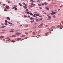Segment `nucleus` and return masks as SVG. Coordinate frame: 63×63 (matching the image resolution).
Returning <instances> with one entry per match:
<instances>
[{
	"mask_svg": "<svg viewBox=\"0 0 63 63\" xmlns=\"http://www.w3.org/2000/svg\"><path fill=\"white\" fill-rule=\"evenodd\" d=\"M15 34L16 35H20V34H21V33H19V32H16Z\"/></svg>",
	"mask_w": 63,
	"mask_h": 63,
	"instance_id": "1",
	"label": "nucleus"
},
{
	"mask_svg": "<svg viewBox=\"0 0 63 63\" xmlns=\"http://www.w3.org/2000/svg\"><path fill=\"white\" fill-rule=\"evenodd\" d=\"M56 13H57V12H53L51 14V15H54V14H55Z\"/></svg>",
	"mask_w": 63,
	"mask_h": 63,
	"instance_id": "2",
	"label": "nucleus"
},
{
	"mask_svg": "<svg viewBox=\"0 0 63 63\" xmlns=\"http://www.w3.org/2000/svg\"><path fill=\"white\" fill-rule=\"evenodd\" d=\"M43 24H44V23H42L40 25L38 26V27H40V26H43Z\"/></svg>",
	"mask_w": 63,
	"mask_h": 63,
	"instance_id": "3",
	"label": "nucleus"
},
{
	"mask_svg": "<svg viewBox=\"0 0 63 63\" xmlns=\"http://www.w3.org/2000/svg\"><path fill=\"white\" fill-rule=\"evenodd\" d=\"M7 19L8 20H10V19H11V18H10V17H7Z\"/></svg>",
	"mask_w": 63,
	"mask_h": 63,
	"instance_id": "4",
	"label": "nucleus"
},
{
	"mask_svg": "<svg viewBox=\"0 0 63 63\" xmlns=\"http://www.w3.org/2000/svg\"><path fill=\"white\" fill-rule=\"evenodd\" d=\"M23 8L24 9H27V6H23Z\"/></svg>",
	"mask_w": 63,
	"mask_h": 63,
	"instance_id": "5",
	"label": "nucleus"
},
{
	"mask_svg": "<svg viewBox=\"0 0 63 63\" xmlns=\"http://www.w3.org/2000/svg\"><path fill=\"white\" fill-rule=\"evenodd\" d=\"M23 5H25V6H27V5L24 2L23 3Z\"/></svg>",
	"mask_w": 63,
	"mask_h": 63,
	"instance_id": "6",
	"label": "nucleus"
},
{
	"mask_svg": "<svg viewBox=\"0 0 63 63\" xmlns=\"http://www.w3.org/2000/svg\"><path fill=\"white\" fill-rule=\"evenodd\" d=\"M47 34H48V32H47L45 33V35H46V36H48V35Z\"/></svg>",
	"mask_w": 63,
	"mask_h": 63,
	"instance_id": "7",
	"label": "nucleus"
},
{
	"mask_svg": "<svg viewBox=\"0 0 63 63\" xmlns=\"http://www.w3.org/2000/svg\"><path fill=\"white\" fill-rule=\"evenodd\" d=\"M6 8H7L8 9H9V6H6Z\"/></svg>",
	"mask_w": 63,
	"mask_h": 63,
	"instance_id": "8",
	"label": "nucleus"
},
{
	"mask_svg": "<svg viewBox=\"0 0 63 63\" xmlns=\"http://www.w3.org/2000/svg\"><path fill=\"white\" fill-rule=\"evenodd\" d=\"M31 5L33 6H35V4H33V3H31Z\"/></svg>",
	"mask_w": 63,
	"mask_h": 63,
	"instance_id": "9",
	"label": "nucleus"
},
{
	"mask_svg": "<svg viewBox=\"0 0 63 63\" xmlns=\"http://www.w3.org/2000/svg\"><path fill=\"white\" fill-rule=\"evenodd\" d=\"M55 27L54 26H52V27L51 28V29H52V28H55Z\"/></svg>",
	"mask_w": 63,
	"mask_h": 63,
	"instance_id": "10",
	"label": "nucleus"
},
{
	"mask_svg": "<svg viewBox=\"0 0 63 63\" xmlns=\"http://www.w3.org/2000/svg\"><path fill=\"white\" fill-rule=\"evenodd\" d=\"M36 21H40V20H39L38 19H36Z\"/></svg>",
	"mask_w": 63,
	"mask_h": 63,
	"instance_id": "11",
	"label": "nucleus"
},
{
	"mask_svg": "<svg viewBox=\"0 0 63 63\" xmlns=\"http://www.w3.org/2000/svg\"><path fill=\"white\" fill-rule=\"evenodd\" d=\"M12 37H16V35H12Z\"/></svg>",
	"mask_w": 63,
	"mask_h": 63,
	"instance_id": "12",
	"label": "nucleus"
},
{
	"mask_svg": "<svg viewBox=\"0 0 63 63\" xmlns=\"http://www.w3.org/2000/svg\"><path fill=\"white\" fill-rule=\"evenodd\" d=\"M12 43H15L16 42V41H14V40H12Z\"/></svg>",
	"mask_w": 63,
	"mask_h": 63,
	"instance_id": "13",
	"label": "nucleus"
},
{
	"mask_svg": "<svg viewBox=\"0 0 63 63\" xmlns=\"http://www.w3.org/2000/svg\"><path fill=\"white\" fill-rule=\"evenodd\" d=\"M4 36H0V38H4Z\"/></svg>",
	"mask_w": 63,
	"mask_h": 63,
	"instance_id": "14",
	"label": "nucleus"
},
{
	"mask_svg": "<svg viewBox=\"0 0 63 63\" xmlns=\"http://www.w3.org/2000/svg\"><path fill=\"white\" fill-rule=\"evenodd\" d=\"M17 40H21V38H17Z\"/></svg>",
	"mask_w": 63,
	"mask_h": 63,
	"instance_id": "15",
	"label": "nucleus"
},
{
	"mask_svg": "<svg viewBox=\"0 0 63 63\" xmlns=\"http://www.w3.org/2000/svg\"><path fill=\"white\" fill-rule=\"evenodd\" d=\"M30 15H32V16H33V14H32L31 13H30Z\"/></svg>",
	"mask_w": 63,
	"mask_h": 63,
	"instance_id": "16",
	"label": "nucleus"
},
{
	"mask_svg": "<svg viewBox=\"0 0 63 63\" xmlns=\"http://www.w3.org/2000/svg\"><path fill=\"white\" fill-rule=\"evenodd\" d=\"M14 32V31H10V32Z\"/></svg>",
	"mask_w": 63,
	"mask_h": 63,
	"instance_id": "17",
	"label": "nucleus"
},
{
	"mask_svg": "<svg viewBox=\"0 0 63 63\" xmlns=\"http://www.w3.org/2000/svg\"><path fill=\"white\" fill-rule=\"evenodd\" d=\"M19 5L20 6H22V4L20 3H19Z\"/></svg>",
	"mask_w": 63,
	"mask_h": 63,
	"instance_id": "18",
	"label": "nucleus"
},
{
	"mask_svg": "<svg viewBox=\"0 0 63 63\" xmlns=\"http://www.w3.org/2000/svg\"><path fill=\"white\" fill-rule=\"evenodd\" d=\"M26 36L25 35H22V36L23 37H25Z\"/></svg>",
	"mask_w": 63,
	"mask_h": 63,
	"instance_id": "19",
	"label": "nucleus"
},
{
	"mask_svg": "<svg viewBox=\"0 0 63 63\" xmlns=\"http://www.w3.org/2000/svg\"><path fill=\"white\" fill-rule=\"evenodd\" d=\"M31 20H32V19H33V18L32 17H31V18H30Z\"/></svg>",
	"mask_w": 63,
	"mask_h": 63,
	"instance_id": "20",
	"label": "nucleus"
},
{
	"mask_svg": "<svg viewBox=\"0 0 63 63\" xmlns=\"http://www.w3.org/2000/svg\"><path fill=\"white\" fill-rule=\"evenodd\" d=\"M28 26H29L28 25H26L25 26V28L27 27H28Z\"/></svg>",
	"mask_w": 63,
	"mask_h": 63,
	"instance_id": "21",
	"label": "nucleus"
},
{
	"mask_svg": "<svg viewBox=\"0 0 63 63\" xmlns=\"http://www.w3.org/2000/svg\"><path fill=\"white\" fill-rule=\"evenodd\" d=\"M36 16H39V14H36Z\"/></svg>",
	"mask_w": 63,
	"mask_h": 63,
	"instance_id": "22",
	"label": "nucleus"
},
{
	"mask_svg": "<svg viewBox=\"0 0 63 63\" xmlns=\"http://www.w3.org/2000/svg\"><path fill=\"white\" fill-rule=\"evenodd\" d=\"M31 23H32V22H34V20H33V21H31Z\"/></svg>",
	"mask_w": 63,
	"mask_h": 63,
	"instance_id": "23",
	"label": "nucleus"
},
{
	"mask_svg": "<svg viewBox=\"0 0 63 63\" xmlns=\"http://www.w3.org/2000/svg\"><path fill=\"white\" fill-rule=\"evenodd\" d=\"M8 23L9 24H12V23L10 22H8Z\"/></svg>",
	"mask_w": 63,
	"mask_h": 63,
	"instance_id": "24",
	"label": "nucleus"
},
{
	"mask_svg": "<svg viewBox=\"0 0 63 63\" xmlns=\"http://www.w3.org/2000/svg\"><path fill=\"white\" fill-rule=\"evenodd\" d=\"M5 23H8V22H7V20H5Z\"/></svg>",
	"mask_w": 63,
	"mask_h": 63,
	"instance_id": "25",
	"label": "nucleus"
},
{
	"mask_svg": "<svg viewBox=\"0 0 63 63\" xmlns=\"http://www.w3.org/2000/svg\"><path fill=\"white\" fill-rule=\"evenodd\" d=\"M5 27H6V26H4L2 27H1V28H4Z\"/></svg>",
	"mask_w": 63,
	"mask_h": 63,
	"instance_id": "26",
	"label": "nucleus"
},
{
	"mask_svg": "<svg viewBox=\"0 0 63 63\" xmlns=\"http://www.w3.org/2000/svg\"><path fill=\"white\" fill-rule=\"evenodd\" d=\"M10 38L9 37H7V38H5V39H10Z\"/></svg>",
	"mask_w": 63,
	"mask_h": 63,
	"instance_id": "27",
	"label": "nucleus"
},
{
	"mask_svg": "<svg viewBox=\"0 0 63 63\" xmlns=\"http://www.w3.org/2000/svg\"><path fill=\"white\" fill-rule=\"evenodd\" d=\"M25 34H27V35H28V32H25Z\"/></svg>",
	"mask_w": 63,
	"mask_h": 63,
	"instance_id": "28",
	"label": "nucleus"
},
{
	"mask_svg": "<svg viewBox=\"0 0 63 63\" xmlns=\"http://www.w3.org/2000/svg\"><path fill=\"white\" fill-rule=\"evenodd\" d=\"M29 14H30V13L29 12H27V15H29Z\"/></svg>",
	"mask_w": 63,
	"mask_h": 63,
	"instance_id": "29",
	"label": "nucleus"
},
{
	"mask_svg": "<svg viewBox=\"0 0 63 63\" xmlns=\"http://www.w3.org/2000/svg\"><path fill=\"white\" fill-rule=\"evenodd\" d=\"M48 18H51V17L50 16H48Z\"/></svg>",
	"mask_w": 63,
	"mask_h": 63,
	"instance_id": "30",
	"label": "nucleus"
},
{
	"mask_svg": "<svg viewBox=\"0 0 63 63\" xmlns=\"http://www.w3.org/2000/svg\"><path fill=\"white\" fill-rule=\"evenodd\" d=\"M28 38V37H25V38H24V39H27V38Z\"/></svg>",
	"mask_w": 63,
	"mask_h": 63,
	"instance_id": "31",
	"label": "nucleus"
},
{
	"mask_svg": "<svg viewBox=\"0 0 63 63\" xmlns=\"http://www.w3.org/2000/svg\"><path fill=\"white\" fill-rule=\"evenodd\" d=\"M47 8H48V7H45V9H47Z\"/></svg>",
	"mask_w": 63,
	"mask_h": 63,
	"instance_id": "32",
	"label": "nucleus"
},
{
	"mask_svg": "<svg viewBox=\"0 0 63 63\" xmlns=\"http://www.w3.org/2000/svg\"><path fill=\"white\" fill-rule=\"evenodd\" d=\"M63 28V27H62H62H60V29H62Z\"/></svg>",
	"mask_w": 63,
	"mask_h": 63,
	"instance_id": "33",
	"label": "nucleus"
},
{
	"mask_svg": "<svg viewBox=\"0 0 63 63\" xmlns=\"http://www.w3.org/2000/svg\"><path fill=\"white\" fill-rule=\"evenodd\" d=\"M47 10H49V8H47Z\"/></svg>",
	"mask_w": 63,
	"mask_h": 63,
	"instance_id": "34",
	"label": "nucleus"
},
{
	"mask_svg": "<svg viewBox=\"0 0 63 63\" xmlns=\"http://www.w3.org/2000/svg\"><path fill=\"white\" fill-rule=\"evenodd\" d=\"M15 10H17V8H15Z\"/></svg>",
	"mask_w": 63,
	"mask_h": 63,
	"instance_id": "35",
	"label": "nucleus"
},
{
	"mask_svg": "<svg viewBox=\"0 0 63 63\" xmlns=\"http://www.w3.org/2000/svg\"><path fill=\"white\" fill-rule=\"evenodd\" d=\"M36 27H36V26H35V27H33V29H35V28H36Z\"/></svg>",
	"mask_w": 63,
	"mask_h": 63,
	"instance_id": "36",
	"label": "nucleus"
},
{
	"mask_svg": "<svg viewBox=\"0 0 63 63\" xmlns=\"http://www.w3.org/2000/svg\"><path fill=\"white\" fill-rule=\"evenodd\" d=\"M24 17H27V16H26V15H24Z\"/></svg>",
	"mask_w": 63,
	"mask_h": 63,
	"instance_id": "37",
	"label": "nucleus"
},
{
	"mask_svg": "<svg viewBox=\"0 0 63 63\" xmlns=\"http://www.w3.org/2000/svg\"><path fill=\"white\" fill-rule=\"evenodd\" d=\"M34 2H35V1H32L31 2L32 3H34Z\"/></svg>",
	"mask_w": 63,
	"mask_h": 63,
	"instance_id": "38",
	"label": "nucleus"
},
{
	"mask_svg": "<svg viewBox=\"0 0 63 63\" xmlns=\"http://www.w3.org/2000/svg\"><path fill=\"white\" fill-rule=\"evenodd\" d=\"M26 11H29V10L28 9H26Z\"/></svg>",
	"mask_w": 63,
	"mask_h": 63,
	"instance_id": "39",
	"label": "nucleus"
},
{
	"mask_svg": "<svg viewBox=\"0 0 63 63\" xmlns=\"http://www.w3.org/2000/svg\"><path fill=\"white\" fill-rule=\"evenodd\" d=\"M45 5H47V3L46 2H45Z\"/></svg>",
	"mask_w": 63,
	"mask_h": 63,
	"instance_id": "40",
	"label": "nucleus"
},
{
	"mask_svg": "<svg viewBox=\"0 0 63 63\" xmlns=\"http://www.w3.org/2000/svg\"><path fill=\"white\" fill-rule=\"evenodd\" d=\"M57 27L58 28H59V27H60V25L58 26H57Z\"/></svg>",
	"mask_w": 63,
	"mask_h": 63,
	"instance_id": "41",
	"label": "nucleus"
},
{
	"mask_svg": "<svg viewBox=\"0 0 63 63\" xmlns=\"http://www.w3.org/2000/svg\"><path fill=\"white\" fill-rule=\"evenodd\" d=\"M4 11H7V10L4 9Z\"/></svg>",
	"mask_w": 63,
	"mask_h": 63,
	"instance_id": "42",
	"label": "nucleus"
},
{
	"mask_svg": "<svg viewBox=\"0 0 63 63\" xmlns=\"http://www.w3.org/2000/svg\"><path fill=\"white\" fill-rule=\"evenodd\" d=\"M39 8L40 10H42V7H40Z\"/></svg>",
	"mask_w": 63,
	"mask_h": 63,
	"instance_id": "43",
	"label": "nucleus"
},
{
	"mask_svg": "<svg viewBox=\"0 0 63 63\" xmlns=\"http://www.w3.org/2000/svg\"><path fill=\"white\" fill-rule=\"evenodd\" d=\"M62 7H63V5H61L60 7V8H61Z\"/></svg>",
	"mask_w": 63,
	"mask_h": 63,
	"instance_id": "44",
	"label": "nucleus"
},
{
	"mask_svg": "<svg viewBox=\"0 0 63 63\" xmlns=\"http://www.w3.org/2000/svg\"><path fill=\"white\" fill-rule=\"evenodd\" d=\"M61 15V14H60V13H59L58 14V15L59 16H60V15Z\"/></svg>",
	"mask_w": 63,
	"mask_h": 63,
	"instance_id": "45",
	"label": "nucleus"
},
{
	"mask_svg": "<svg viewBox=\"0 0 63 63\" xmlns=\"http://www.w3.org/2000/svg\"><path fill=\"white\" fill-rule=\"evenodd\" d=\"M8 3H11V2H10V1H8Z\"/></svg>",
	"mask_w": 63,
	"mask_h": 63,
	"instance_id": "46",
	"label": "nucleus"
},
{
	"mask_svg": "<svg viewBox=\"0 0 63 63\" xmlns=\"http://www.w3.org/2000/svg\"><path fill=\"white\" fill-rule=\"evenodd\" d=\"M37 24V23H34V25H36V24Z\"/></svg>",
	"mask_w": 63,
	"mask_h": 63,
	"instance_id": "47",
	"label": "nucleus"
},
{
	"mask_svg": "<svg viewBox=\"0 0 63 63\" xmlns=\"http://www.w3.org/2000/svg\"><path fill=\"white\" fill-rule=\"evenodd\" d=\"M15 9V7H13L12 8L13 9Z\"/></svg>",
	"mask_w": 63,
	"mask_h": 63,
	"instance_id": "48",
	"label": "nucleus"
},
{
	"mask_svg": "<svg viewBox=\"0 0 63 63\" xmlns=\"http://www.w3.org/2000/svg\"><path fill=\"white\" fill-rule=\"evenodd\" d=\"M32 34H34L35 33V32H32Z\"/></svg>",
	"mask_w": 63,
	"mask_h": 63,
	"instance_id": "49",
	"label": "nucleus"
},
{
	"mask_svg": "<svg viewBox=\"0 0 63 63\" xmlns=\"http://www.w3.org/2000/svg\"><path fill=\"white\" fill-rule=\"evenodd\" d=\"M53 17H54V18H55V17L56 16H53Z\"/></svg>",
	"mask_w": 63,
	"mask_h": 63,
	"instance_id": "50",
	"label": "nucleus"
},
{
	"mask_svg": "<svg viewBox=\"0 0 63 63\" xmlns=\"http://www.w3.org/2000/svg\"><path fill=\"white\" fill-rule=\"evenodd\" d=\"M28 17H29V18L30 17V16H28Z\"/></svg>",
	"mask_w": 63,
	"mask_h": 63,
	"instance_id": "51",
	"label": "nucleus"
},
{
	"mask_svg": "<svg viewBox=\"0 0 63 63\" xmlns=\"http://www.w3.org/2000/svg\"><path fill=\"white\" fill-rule=\"evenodd\" d=\"M33 17H36V16L35 15H33Z\"/></svg>",
	"mask_w": 63,
	"mask_h": 63,
	"instance_id": "52",
	"label": "nucleus"
},
{
	"mask_svg": "<svg viewBox=\"0 0 63 63\" xmlns=\"http://www.w3.org/2000/svg\"><path fill=\"white\" fill-rule=\"evenodd\" d=\"M6 31L5 30H2V31Z\"/></svg>",
	"mask_w": 63,
	"mask_h": 63,
	"instance_id": "53",
	"label": "nucleus"
},
{
	"mask_svg": "<svg viewBox=\"0 0 63 63\" xmlns=\"http://www.w3.org/2000/svg\"><path fill=\"white\" fill-rule=\"evenodd\" d=\"M30 7H32V6L31 5L30 6Z\"/></svg>",
	"mask_w": 63,
	"mask_h": 63,
	"instance_id": "54",
	"label": "nucleus"
},
{
	"mask_svg": "<svg viewBox=\"0 0 63 63\" xmlns=\"http://www.w3.org/2000/svg\"><path fill=\"white\" fill-rule=\"evenodd\" d=\"M4 24H5V25H8V24H7V23H6H6H5Z\"/></svg>",
	"mask_w": 63,
	"mask_h": 63,
	"instance_id": "55",
	"label": "nucleus"
},
{
	"mask_svg": "<svg viewBox=\"0 0 63 63\" xmlns=\"http://www.w3.org/2000/svg\"><path fill=\"white\" fill-rule=\"evenodd\" d=\"M10 39H8L7 40V41H10Z\"/></svg>",
	"mask_w": 63,
	"mask_h": 63,
	"instance_id": "56",
	"label": "nucleus"
},
{
	"mask_svg": "<svg viewBox=\"0 0 63 63\" xmlns=\"http://www.w3.org/2000/svg\"><path fill=\"white\" fill-rule=\"evenodd\" d=\"M40 33V32H38V34H39V33Z\"/></svg>",
	"mask_w": 63,
	"mask_h": 63,
	"instance_id": "57",
	"label": "nucleus"
},
{
	"mask_svg": "<svg viewBox=\"0 0 63 63\" xmlns=\"http://www.w3.org/2000/svg\"><path fill=\"white\" fill-rule=\"evenodd\" d=\"M38 5H39V6H41V4H38Z\"/></svg>",
	"mask_w": 63,
	"mask_h": 63,
	"instance_id": "58",
	"label": "nucleus"
},
{
	"mask_svg": "<svg viewBox=\"0 0 63 63\" xmlns=\"http://www.w3.org/2000/svg\"><path fill=\"white\" fill-rule=\"evenodd\" d=\"M33 35H36V33H34L33 34Z\"/></svg>",
	"mask_w": 63,
	"mask_h": 63,
	"instance_id": "59",
	"label": "nucleus"
},
{
	"mask_svg": "<svg viewBox=\"0 0 63 63\" xmlns=\"http://www.w3.org/2000/svg\"><path fill=\"white\" fill-rule=\"evenodd\" d=\"M55 12H57V10H56V9L55 10Z\"/></svg>",
	"mask_w": 63,
	"mask_h": 63,
	"instance_id": "60",
	"label": "nucleus"
},
{
	"mask_svg": "<svg viewBox=\"0 0 63 63\" xmlns=\"http://www.w3.org/2000/svg\"><path fill=\"white\" fill-rule=\"evenodd\" d=\"M58 11H60V9H58Z\"/></svg>",
	"mask_w": 63,
	"mask_h": 63,
	"instance_id": "61",
	"label": "nucleus"
},
{
	"mask_svg": "<svg viewBox=\"0 0 63 63\" xmlns=\"http://www.w3.org/2000/svg\"><path fill=\"white\" fill-rule=\"evenodd\" d=\"M24 30H28V29H25Z\"/></svg>",
	"mask_w": 63,
	"mask_h": 63,
	"instance_id": "62",
	"label": "nucleus"
},
{
	"mask_svg": "<svg viewBox=\"0 0 63 63\" xmlns=\"http://www.w3.org/2000/svg\"><path fill=\"white\" fill-rule=\"evenodd\" d=\"M34 15H35H35L36 16V14H34Z\"/></svg>",
	"mask_w": 63,
	"mask_h": 63,
	"instance_id": "63",
	"label": "nucleus"
},
{
	"mask_svg": "<svg viewBox=\"0 0 63 63\" xmlns=\"http://www.w3.org/2000/svg\"><path fill=\"white\" fill-rule=\"evenodd\" d=\"M62 23L63 24V21H62Z\"/></svg>",
	"mask_w": 63,
	"mask_h": 63,
	"instance_id": "64",
	"label": "nucleus"
}]
</instances>
